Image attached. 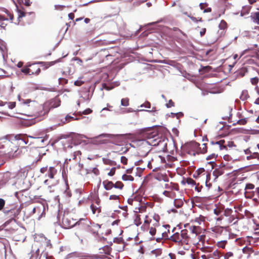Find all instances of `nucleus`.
I'll list each match as a JSON object with an SVG mask.
<instances>
[{
    "label": "nucleus",
    "mask_w": 259,
    "mask_h": 259,
    "mask_svg": "<svg viewBox=\"0 0 259 259\" xmlns=\"http://www.w3.org/2000/svg\"><path fill=\"white\" fill-rule=\"evenodd\" d=\"M52 248L50 240L44 236L37 237L31 246L30 258L40 259L42 256L47 258L48 254L46 250Z\"/></svg>",
    "instance_id": "1"
},
{
    "label": "nucleus",
    "mask_w": 259,
    "mask_h": 259,
    "mask_svg": "<svg viewBox=\"0 0 259 259\" xmlns=\"http://www.w3.org/2000/svg\"><path fill=\"white\" fill-rule=\"evenodd\" d=\"M58 218L61 226L64 229H70L77 225L83 226V225H87L88 222L87 219L84 218L80 219L76 221V220L71 217L70 214L65 212L63 215L59 214Z\"/></svg>",
    "instance_id": "2"
},
{
    "label": "nucleus",
    "mask_w": 259,
    "mask_h": 259,
    "mask_svg": "<svg viewBox=\"0 0 259 259\" xmlns=\"http://www.w3.org/2000/svg\"><path fill=\"white\" fill-rule=\"evenodd\" d=\"M147 164L149 169H153V171H157L163 167H166V163L164 157L161 155H155L151 158V160H146V159H141L139 160V163L144 162Z\"/></svg>",
    "instance_id": "3"
},
{
    "label": "nucleus",
    "mask_w": 259,
    "mask_h": 259,
    "mask_svg": "<svg viewBox=\"0 0 259 259\" xmlns=\"http://www.w3.org/2000/svg\"><path fill=\"white\" fill-rule=\"evenodd\" d=\"M40 172L41 174H45L47 172L46 175L50 180H46L44 181L45 184L48 185L49 187L55 186L59 183V181L57 180L56 176L57 175V170L54 166H50L48 167L47 166L42 167L40 169Z\"/></svg>",
    "instance_id": "4"
},
{
    "label": "nucleus",
    "mask_w": 259,
    "mask_h": 259,
    "mask_svg": "<svg viewBox=\"0 0 259 259\" xmlns=\"http://www.w3.org/2000/svg\"><path fill=\"white\" fill-rule=\"evenodd\" d=\"M187 229L182 230L180 232L174 233L170 237V240L179 245L183 246L185 249H187Z\"/></svg>",
    "instance_id": "5"
},
{
    "label": "nucleus",
    "mask_w": 259,
    "mask_h": 259,
    "mask_svg": "<svg viewBox=\"0 0 259 259\" xmlns=\"http://www.w3.org/2000/svg\"><path fill=\"white\" fill-rule=\"evenodd\" d=\"M146 135L147 139L143 144H148L152 146H157L164 142V140L159 136L157 132H148Z\"/></svg>",
    "instance_id": "6"
},
{
    "label": "nucleus",
    "mask_w": 259,
    "mask_h": 259,
    "mask_svg": "<svg viewBox=\"0 0 259 259\" xmlns=\"http://www.w3.org/2000/svg\"><path fill=\"white\" fill-rule=\"evenodd\" d=\"M214 213L217 216V221H222L223 219V216H230L233 213V210L230 208H225L224 205L221 203L218 204L215 208L213 210Z\"/></svg>",
    "instance_id": "7"
},
{
    "label": "nucleus",
    "mask_w": 259,
    "mask_h": 259,
    "mask_svg": "<svg viewBox=\"0 0 259 259\" xmlns=\"http://www.w3.org/2000/svg\"><path fill=\"white\" fill-rule=\"evenodd\" d=\"M4 213L6 216H7V218H10L9 220L4 223V226L5 227H8L10 223H13L15 225L16 221L15 218L20 213L19 209L17 208H12L9 210L5 209L4 210Z\"/></svg>",
    "instance_id": "8"
},
{
    "label": "nucleus",
    "mask_w": 259,
    "mask_h": 259,
    "mask_svg": "<svg viewBox=\"0 0 259 259\" xmlns=\"http://www.w3.org/2000/svg\"><path fill=\"white\" fill-rule=\"evenodd\" d=\"M205 238V235L201 234H192L187 233V249H189L191 245H196L199 242H203Z\"/></svg>",
    "instance_id": "9"
},
{
    "label": "nucleus",
    "mask_w": 259,
    "mask_h": 259,
    "mask_svg": "<svg viewBox=\"0 0 259 259\" xmlns=\"http://www.w3.org/2000/svg\"><path fill=\"white\" fill-rule=\"evenodd\" d=\"M244 195L246 198H252L256 196L259 198V187L255 189V186L251 183H247L244 187Z\"/></svg>",
    "instance_id": "10"
},
{
    "label": "nucleus",
    "mask_w": 259,
    "mask_h": 259,
    "mask_svg": "<svg viewBox=\"0 0 259 259\" xmlns=\"http://www.w3.org/2000/svg\"><path fill=\"white\" fill-rule=\"evenodd\" d=\"M199 143L194 141L185 144L183 146V151L187 154L195 156L198 154Z\"/></svg>",
    "instance_id": "11"
},
{
    "label": "nucleus",
    "mask_w": 259,
    "mask_h": 259,
    "mask_svg": "<svg viewBox=\"0 0 259 259\" xmlns=\"http://www.w3.org/2000/svg\"><path fill=\"white\" fill-rule=\"evenodd\" d=\"M160 219V216L158 214L155 213H149V215H146L145 217L144 225L149 226L150 224H152V226L155 227H158Z\"/></svg>",
    "instance_id": "12"
},
{
    "label": "nucleus",
    "mask_w": 259,
    "mask_h": 259,
    "mask_svg": "<svg viewBox=\"0 0 259 259\" xmlns=\"http://www.w3.org/2000/svg\"><path fill=\"white\" fill-rule=\"evenodd\" d=\"M103 185L106 190H110L113 188L122 190L124 187V184L121 181H117L115 183H113L112 181L105 180L103 182Z\"/></svg>",
    "instance_id": "13"
},
{
    "label": "nucleus",
    "mask_w": 259,
    "mask_h": 259,
    "mask_svg": "<svg viewBox=\"0 0 259 259\" xmlns=\"http://www.w3.org/2000/svg\"><path fill=\"white\" fill-rule=\"evenodd\" d=\"M93 214L98 217L101 212V200L98 197L95 198L90 205Z\"/></svg>",
    "instance_id": "14"
},
{
    "label": "nucleus",
    "mask_w": 259,
    "mask_h": 259,
    "mask_svg": "<svg viewBox=\"0 0 259 259\" xmlns=\"http://www.w3.org/2000/svg\"><path fill=\"white\" fill-rule=\"evenodd\" d=\"M210 144L212 145V148L215 151V153L226 149V145H225V141L221 140L219 141H211Z\"/></svg>",
    "instance_id": "15"
},
{
    "label": "nucleus",
    "mask_w": 259,
    "mask_h": 259,
    "mask_svg": "<svg viewBox=\"0 0 259 259\" xmlns=\"http://www.w3.org/2000/svg\"><path fill=\"white\" fill-rule=\"evenodd\" d=\"M202 250L207 259H214L219 257V252L217 250L213 251L210 248H202Z\"/></svg>",
    "instance_id": "16"
},
{
    "label": "nucleus",
    "mask_w": 259,
    "mask_h": 259,
    "mask_svg": "<svg viewBox=\"0 0 259 259\" xmlns=\"http://www.w3.org/2000/svg\"><path fill=\"white\" fill-rule=\"evenodd\" d=\"M184 227L185 229H187L188 232H189V234L201 233V228L200 226L186 224L184 225Z\"/></svg>",
    "instance_id": "17"
},
{
    "label": "nucleus",
    "mask_w": 259,
    "mask_h": 259,
    "mask_svg": "<svg viewBox=\"0 0 259 259\" xmlns=\"http://www.w3.org/2000/svg\"><path fill=\"white\" fill-rule=\"evenodd\" d=\"M15 139L17 141V144L21 147H24L28 143V138L24 135H17L15 136Z\"/></svg>",
    "instance_id": "18"
},
{
    "label": "nucleus",
    "mask_w": 259,
    "mask_h": 259,
    "mask_svg": "<svg viewBox=\"0 0 259 259\" xmlns=\"http://www.w3.org/2000/svg\"><path fill=\"white\" fill-rule=\"evenodd\" d=\"M208 175V171L205 170L203 168L198 169L193 174V177L195 179L202 180V178L206 177Z\"/></svg>",
    "instance_id": "19"
},
{
    "label": "nucleus",
    "mask_w": 259,
    "mask_h": 259,
    "mask_svg": "<svg viewBox=\"0 0 259 259\" xmlns=\"http://www.w3.org/2000/svg\"><path fill=\"white\" fill-rule=\"evenodd\" d=\"M38 63L29 64L31 75H38L40 72V69Z\"/></svg>",
    "instance_id": "20"
},
{
    "label": "nucleus",
    "mask_w": 259,
    "mask_h": 259,
    "mask_svg": "<svg viewBox=\"0 0 259 259\" xmlns=\"http://www.w3.org/2000/svg\"><path fill=\"white\" fill-rule=\"evenodd\" d=\"M164 188L166 189V191H179V187L178 184L174 183H170L165 184L164 185Z\"/></svg>",
    "instance_id": "21"
},
{
    "label": "nucleus",
    "mask_w": 259,
    "mask_h": 259,
    "mask_svg": "<svg viewBox=\"0 0 259 259\" xmlns=\"http://www.w3.org/2000/svg\"><path fill=\"white\" fill-rule=\"evenodd\" d=\"M109 135L107 134H102L96 137L94 140V142H96L97 144H106L109 142V140L107 139L101 140L100 138L101 137H109Z\"/></svg>",
    "instance_id": "22"
},
{
    "label": "nucleus",
    "mask_w": 259,
    "mask_h": 259,
    "mask_svg": "<svg viewBox=\"0 0 259 259\" xmlns=\"http://www.w3.org/2000/svg\"><path fill=\"white\" fill-rule=\"evenodd\" d=\"M147 209V206L145 203H140L139 206L135 208V212L136 213H142L145 212Z\"/></svg>",
    "instance_id": "23"
},
{
    "label": "nucleus",
    "mask_w": 259,
    "mask_h": 259,
    "mask_svg": "<svg viewBox=\"0 0 259 259\" xmlns=\"http://www.w3.org/2000/svg\"><path fill=\"white\" fill-rule=\"evenodd\" d=\"M211 174L210 172L208 171V175H207L206 177H204L202 178V181H204L205 185L208 188H210L212 186L211 183L210 182Z\"/></svg>",
    "instance_id": "24"
},
{
    "label": "nucleus",
    "mask_w": 259,
    "mask_h": 259,
    "mask_svg": "<svg viewBox=\"0 0 259 259\" xmlns=\"http://www.w3.org/2000/svg\"><path fill=\"white\" fill-rule=\"evenodd\" d=\"M60 102L61 101L58 98H55L51 101L50 106L52 108L58 107L60 105Z\"/></svg>",
    "instance_id": "25"
},
{
    "label": "nucleus",
    "mask_w": 259,
    "mask_h": 259,
    "mask_svg": "<svg viewBox=\"0 0 259 259\" xmlns=\"http://www.w3.org/2000/svg\"><path fill=\"white\" fill-rule=\"evenodd\" d=\"M155 179L158 181H163L164 182H167L168 181V178L166 174H162L158 173L155 176Z\"/></svg>",
    "instance_id": "26"
},
{
    "label": "nucleus",
    "mask_w": 259,
    "mask_h": 259,
    "mask_svg": "<svg viewBox=\"0 0 259 259\" xmlns=\"http://www.w3.org/2000/svg\"><path fill=\"white\" fill-rule=\"evenodd\" d=\"M163 194L166 197L171 199H175L176 197V193L175 191H164L163 192Z\"/></svg>",
    "instance_id": "27"
},
{
    "label": "nucleus",
    "mask_w": 259,
    "mask_h": 259,
    "mask_svg": "<svg viewBox=\"0 0 259 259\" xmlns=\"http://www.w3.org/2000/svg\"><path fill=\"white\" fill-rule=\"evenodd\" d=\"M250 17L253 22L259 25V11L252 13Z\"/></svg>",
    "instance_id": "28"
},
{
    "label": "nucleus",
    "mask_w": 259,
    "mask_h": 259,
    "mask_svg": "<svg viewBox=\"0 0 259 259\" xmlns=\"http://www.w3.org/2000/svg\"><path fill=\"white\" fill-rule=\"evenodd\" d=\"M207 146L206 144L204 143L200 147V144H199L198 149V154H205L207 152Z\"/></svg>",
    "instance_id": "29"
},
{
    "label": "nucleus",
    "mask_w": 259,
    "mask_h": 259,
    "mask_svg": "<svg viewBox=\"0 0 259 259\" xmlns=\"http://www.w3.org/2000/svg\"><path fill=\"white\" fill-rule=\"evenodd\" d=\"M14 3L17 6V3L19 5H24L26 6H30V0H12Z\"/></svg>",
    "instance_id": "30"
},
{
    "label": "nucleus",
    "mask_w": 259,
    "mask_h": 259,
    "mask_svg": "<svg viewBox=\"0 0 259 259\" xmlns=\"http://www.w3.org/2000/svg\"><path fill=\"white\" fill-rule=\"evenodd\" d=\"M224 173V171L222 168H216L213 171V175L215 177V179L223 175Z\"/></svg>",
    "instance_id": "31"
},
{
    "label": "nucleus",
    "mask_w": 259,
    "mask_h": 259,
    "mask_svg": "<svg viewBox=\"0 0 259 259\" xmlns=\"http://www.w3.org/2000/svg\"><path fill=\"white\" fill-rule=\"evenodd\" d=\"M223 227L221 226H214L211 228V231L217 234H221L223 231Z\"/></svg>",
    "instance_id": "32"
},
{
    "label": "nucleus",
    "mask_w": 259,
    "mask_h": 259,
    "mask_svg": "<svg viewBox=\"0 0 259 259\" xmlns=\"http://www.w3.org/2000/svg\"><path fill=\"white\" fill-rule=\"evenodd\" d=\"M102 161L103 163L106 165H109L110 166H115L116 165V162L114 161H113L108 158H103Z\"/></svg>",
    "instance_id": "33"
},
{
    "label": "nucleus",
    "mask_w": 259,
    "mask_h": 259,
    "mask_svg": "<svg viewBox=\"0 0 259 259\" xmlns=\"http://www.w3.org/2000/svg\"><path fill=\"white\" fill-rule=\"evenodd\" d=\"M249 98V96L247 90H244L242 92L240 99L242 101H246Z\"/></svg>",
    "instance_id": "34"
},
{
    "label": "nucleus",
    "mask_w": 259,
    "mask_h": 259,
    "mask_svg": "<svg viewBox=\"0 0 259 259\" xmlns=\"http://www.w3.org/2000/svg\"><path fill=\"white\" fill-rule=\"evenodd\" d=\"M174 205L177 208H180L182 207L184 204L183 201L181 198L176 199V198L174 199Z\"/></svg>",
    "instance_id": "35"
},
{
    "label": "nucleus",
    "mask_w": 259,
    "mask_h": 259,
    "mask_svg": "<svg viewBox=\"0 0 259 259\" xmlns=\"http://www.w3.org/2000/svg\"><path fill=\"white\" fill-rule=\"evenodd\" d=\"M81 155V152L79 150L74 151L73 153L71 154V157L69 158V160L70 161L72 159L75 160L77 156H80Z\"/></svg>",
    "instance_id": "36"
},
{
    "label": "nucleus",
    "mask_w": 259,
    "mask_h": 259,
    "mask_svg": "<svg viewBox=\"0 0 259 259\" xmlns=\"http://www.w3.org/2000/svg\"><path fill=\"white\" fill-rule=\"evenodd\" d=\"M229 217L228 219V221L230 223H233V224H235L238 222V219L236 218L234 215L232 214L230 216H227Z\"/></svg>",
    "instance_id": "37"
},
{
    "label": "nucleus",
    "mask_w": 259,
    "mask_h": 259,
    "mask_svg": "<svg viewBox=\"0 0 259 259\" xmlns=\"http://www.w3.org/2000/svg\"><path fill=\"white\" fill-rule=\"evenodd\" d=\"M227 26L228 25L227 22L224 20L221 21L219 25L220 29L224 30H226L227 28Z\"/></svg>",
    "instance_id": "38"
},
{
    "label": "nucleus",
    "mask_w": 259,
    "mask_h": 259,
    "mask_svg": "<svg viewBox=\"0 0 259 259\" xmlns=\"http://www.w3.org/2000/svg\"><path fill=\"white\" fill-rule=\"evenodd\" d=\"M21 71L24 73L25 75H31L29 65H27L22 69H21Z\"/></svg>",
    "instance_id": "39"
},
{
    "label": "nucleus",
    "mask_w": 259,
    "mask_h": 259,
    "mask_svg": "<svg viewBox=\"0 0 259 259\" xmlns=\"http://www.w3.org/2000/svg\"><path fill=\"white\" fill-rule=\"evenodd\" d=\"M251 159H259V154L257 152H253L249 156H247V159L250 160Z\"/></svg>",
    "instance_id": "40"
},
{
    "label": "nucleus",
    "mask_w": 259,
    "mask_h": 259,
    "mask_svg": "<svg viewBox=\"0 0 259 259\" xmlns=\"http://www.w3.org/2000/svg\"><path fill=\"white\" fill-rule=\"evenodd\" d=\"M122 179L123 181H133L134 180V178L133 176L131 175H127L126 174H124L122 176Z\"/></svg>",
    "instance_id": "41"
},
{
    "label": "nucleus",
    "mask_w": 259,
    "mask_h": 259,
    "mask_svg": "<svg viewBox=\"0 0 259 259\" xmlns=\"http://www.w3.org/2000/svg\"><path fill=\"white\" fill-rule=\"evenodd\" d=\"M78 118H74L73 116H71L69 115H67L65 118V121H63V122L64 123H66L67 122H69L71 120H78Z\"/></svg>",
    "instance_id": "42"
},
{
    "label": "nucleus",
    "mask_w": 259,
    "mask_h": 259,
    "mask_svg": "<svg viewBox=\"0 0 259 259\" xmlns=\"http://www.w3.org/2000/svg\"><path fill=\"white\" fill-rule=\"evenodd\" d=\"M121 105L123 106H128L129 105V99L124 98L121 100Z\"/></svg>",
    "instance_id": "43"
},
{
    "label": "nucleus",
    "mask_w": 259,
    "mask_h": 259,
    "mask_svg": "<svg viewBox=\"0 0 259 259\" xmlns=\"http://www.w3.org/2000/svg\"><path fill=\"white\" fill-rule=\"evenodd\" d=\"M205 221V217L200 215L199 217L196 218L195 222H197L199 224H201V222Z\"/></svg>",
    "instance_id": "44"
},
{
    "label": "nucleus",
    "mask_w": 259,
    "mask_h": 259,
    "mask_svg": "<svg viewBox=\"0 0 259 259\" xmlns=\"http://www.w3.org/2000/svg\"><path fill=\"white\" fill-rule=\"evenodd\" d=\"M186 182L189 185H191L192 186L196 185V182L190 178H187L186 179Z\"/></svg>",
    "instance_id": "45"
},
{
    "label": "nucleus",
    "mask_w": 259,
    "mask_h": 259,
    "mask_svg": "<svg viewBox=\"0 0 259 259\" xmlns=\"http://www.w3.org/2000/svg\"><path fill=\"white\" fill-rule=\"evenodd\" d=\"M6 49V43L0 39V50L4 52Z\"/></svg>",
    "instance_id": "46"
},
{
    "label": "nucleus",
    "mask_w": 259,
    "mask_h": 259,
    "mask_svg": "<svg viewBox=\"0 0 259 259\" xmlns=\"http://www.w3.org/2000/svg\"><path fill=\"white\" fill-rule=\"evenodd\" d=\"M147 226L149 228V233L152 236L155 235L156 232V227L154 226L151 227H149V226Z\"/></svg>",
    "instance_id": "47"
},
{
    "label": "nucleus",
    "mask_w": 259,
    "mask_h": 259,
    "mask_svg": "<svg viewBox=\"0 0 259 259\" xmlns=\"http://www.w3.org/2000/svg\"><path fill=\"white\" fill-rule=\"evenodd\" d=\"M135 224L138 226H139L140 224H141L142 223V222L141 221V219H140V215L139 214H137L136 215V218L135 219Z\"/></svg>",
    "instance_id": "48"
},
{
    "label": "nucleus",
    "mask_w": 259,
    "mask_h": 259,
    "mask_svg": "<svg viewBox=\"0 0 259 259\" xmlns=\"http://www.w3.org/2000/svg\"><path fill=\"white\" fill-rule=\"evenodd\" d=\"M127 202L128 204H130L132 205H136L138 203V202L137 201V200H134L132 198L128 199Z\"/></svg>",
    "instance_id": "49"
},
{
    "label": "nucleus",
    "mask_w": 259,
    "mask_h": 259,
    "mask_svg": "<svg viewBox=\"0 0 259 259\" xmlns=\"http://www.w3.org/2000/svg\"><path fill=\"white\" fill-rule=\"evenodd\" d=\"M218 153L214 152V153H212L211 154L209 155V156H208L206 158V159L207 160H209V159H215L218 156Z\"/></svg>",
    "instance_id": "50"
},
{
    "label": "nucleus",
    "mask_w": 259,
    "mask_h": 259,
    "mask_svg": "<svg viewBox=\"0 0 259 259\" xmlns=\"http://www.w3.org/2000/svg\"><path fill=\"white\" fill-rule=\"evenodd\" d=\"M92 111H93L92 109H91L90 108H88V109L84 110L81 113V112H79V115H81V114L88 115V114L91 113L92 112Z\"/></svg>",
    "instance_id": "51"
},
{
    "label": "nucleus",
    "mask_w": 259,
    "mask_h": 259,
    "mask_svg": "<svg viewBox=\"0 0 259 259\" xmlns=\"http://www.w3.org/2000/svg\"><path fill=\"white\" fill-rule=\"evenodd\" d=\"M225 145H226V149L227 150V147L232 148L233 147H235L236 145L234 144V142L232 141H228L227 142H225Z\"/></svg>",
    "instance_id": "52"
},
{
    "label": "nucleus",
    "mask_w": 259,
    "mask_h": 259,
    "mask_svg": "<svg viewBox=\"0 0 259 259\" xmlns=\"http://www.w3.org/2000/svg\"><path fill=\"white\" fill-rule=\"evenodd\" d=\"M151 252L152 254H155V256H157L160 255L161 254L162 251L161 249H157L153 250Z\"/></svg>",
    "instance_id": "53"
},
{
    "label": "nucleus",
    "mask_w": 259,
    "mask_h": 259,
    "mask_svg": "<svg viewBox=\"0 0 259 259\" xmlns=\"http://www.w3.org/2000/svg\"><path fill=\"white\" fill-rule=\"evenodd\" d=\"M173 30L174 31H178V35H183L185 36H186V34H185L184 32H183L182 30H181L179 28H177V27H174L173 28Z\"/></svg>",
    "instance_id": "54"
},
{
    "label": "nucleus",
    "mask_w": 259,
    "mask_h": 259,
    "mask_svg": "<svg viewBox=\"0 0 259 259\" xmlns=\"http://www.w3.org/2000/svg\"><path fill=\"white\" fill-rule=\"evenodd\" d=\"M247 122V119L246 118H243L238 120L236 123L240 125H245Z\"/></svg>",
    "instance_id": "55"
},
{
    "label": "nucleus",
    "mask_w": 259,
    "mask_h": 259,
    "mask_svg": "<svg viewBox=\"0 0 259 259\" xmlns=\"http://www.w3.org/2000/svg\"><path fill=\"white\" fill-rule=\"evenodd\" d=\"M59 84L61 85H64L68 82V80L64 78H60L59 79Z\"/></svg>",
    "instance_id": "56"
},
{
    "label": "nucleus",
    "mask_w": 259,
    "mask_h": 259,
    "mask_svg": "<svg viewBox=\"0 0 259 259\" xmlns=\"http://www.w3.org/2000/svg\"><path fill=\"white\" fill-rule=\"evenodd\" d=\"M195 186V190L197 191L198 192H200L201 191L202 188V186L200 185L199 183L196 184V185H194Z\"/></svg>",
    "instance_id": "57"
},
{
    "label": "nucleus",
    "mask_w": 259,
    "mask_h": 259,
    "mask_svg": "<svg viewBox=\"0 0 259 259\" xmlns=\"http://www.w3.org/2000/svg\"><path fill=\"white\" fill-rule=\"evenodd\" d=\"M5 200L2 198H0V211L3 209L5 205Z\"/></svg>",
    "instance_id": "58"
},
{
    "label": "nucleus",
    "mask_w": 259,
    "mask_h": 259,
    "mask_svg": "<svg viewBox=\"0 0 259 259\" xmlns=\"http://www.w3.org/2000/svg\"><path fill=\"white\" fill-rule=\"evenodd\" d=\"M250 81L253 85H256L258 82V78L257 77L251 78Z\"/></svg>",
    "instance_id": "59"
},
{
    "label": "nucleus",
    "mask_w": 259,
    "mask_h": 259,
    "mask_svg": "<svg viewBox=\"0 0 259 259\" xmlns=\"http://www.w3.org/2000/svg\"><path fill=\"white\" fill-rule=\"evenodd\" d=\"M115 170H116V168L115 167H112L109 171V172H108L107 175L108 176H113L115 175Z\"/></svg>",
    "instance_id": "60"
},
{
    "label": "nucleus",
    "mask_w": 259,
    "mask_h": 259,
    "mask_svg": "<svg viewBox=\"0 0 259 259\" xmlns=\"http://www.w3.org/2000/svg\"><path fill=\"white\" fill-rule=\"evenodd\" d=\"M127 158L125 156H121L120 158L121 162L124 165H126L127 164Z\"/></svg>",
    "instance_id": "61"
},
{
    "label": "nucleus",
    "mask_w": 259,
    "mask_h": 259,
    "mask_svg": "<svg viewBox=\"0 0 259 259\" xmlns=\"http://www.w3.org/2000/svg\"><path fill=\"white\" fill-rule=\"evenodd\" d=\"M119 199V195H111L109 197L110 200H117Z\"/></svg>",
    "instance_id": "62"
},
{
    "label": "nucleus",
    "mask_w": 259,
    "mask_h": 259,
    "mask_svg": "<svg viewBox=\"0 0 259 259\" xmlns=\"http://www.w3.org/2000/svg\"><path fill=\"white\" fill-rule=\"evenodd\" d=\"M174 105H175V103L171 100H169L168 102L166 104V107L167 108H170V107H174Z\"/></svg>",
    "instance_id": "63"
},
{
    "label": "nucleus",
    "mask_w": 259,
    "mask_h": 259,
    "mask_svg": "<svg viewBox=\"0 0 259 259\" xmlns=\"http://www.w3.org/2000/svg\"><path fill=\"white\" fill-rule=\"evenodd\" d=\"M8 107L10 109H12L16 106V103L15 102H9L8 103Z\"/></svg>",
    "instance_id": "64"
}]
</instances>
